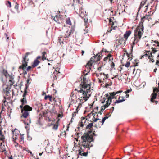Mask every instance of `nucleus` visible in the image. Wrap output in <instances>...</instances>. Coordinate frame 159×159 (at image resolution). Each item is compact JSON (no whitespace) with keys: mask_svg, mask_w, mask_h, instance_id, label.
<instances>
[{"mask_svg":"<svg viewBox=\"0 0 159 159\" xmlns=\"http://www.w3.org/2000/svg\"><path fill=\"white\" fill-rule=\"evenodd\" d=\"M151 11L149 12L148 14L146 15L145 16L143 17L142 19V22L140 24V25L137 27L134 30V38H131V41L133 40L132 42V45H131V53L132 52L133 48L134 46V45L137 44L138 42L139 41L140 39L141 38L142 34L143 33L144 27L143 23L144 21L143 19L148 20L150 19V13Z\"/></svg>","mask_w":159,"mask_h":159,"instance_id":"nucleus-1","label":"nucleus"},{"mask_svg":"<svg viewBox=\"0 0 159 159\" xmlns=\"http://www.w3.org/2000/svg\"><path fill=\"white\" fill-rule=\"evenodd\" d=\"M82 140L81 144H79L80 147L79 150V152L81 153V152L86 151V148L89 149L90 147L93 146V145L91 144V142L93 141L92 136H89L88 134L84 133L83 135L81 137Z\"/></svg>","mask_w":159,"mask_h":159,"instance_id":"nucleus-2","label":"nucleus"},{"mask_svg":"<svg viewBox=\"0 0 159 159\" xmlns=\"http://www.w3.org/2000/svg\"><path fill=\"white\" fill-rule=\"evenodd\" d=\"M32 108L28 105H25L24 106L21 111L22 116L25 118H26L29 115V112L32 111Z\"/></svg>","mask_w":159,"mask_h":159,"instance_id":"nucleus-3","label":"nucleus"},{"mask_svg":"<svg viewBox=\"0 0 159 159\" xmlns=\"http://www.w3.org/2000/svg\"><path fill=\"white\" fill-rule=\"evenodd\" d=\"M84 89V88H81L79 90H78L76 89L75 90V91L77 90L78 93H82L81 95H79V96H81L80 98H81L80 99V100H82V98H86L87 96V94L90 91V89H87L86 91H85V89Z\"/></svg>","mask_w":159,"mask_h":159,"instance_id":"nucleus-4","label":"nucleus"},{"mask_svg":"<svg viewBox=\"0 0 159 159\" xmlns=\"http://www.w3.org/2000/svg\"><path fill=\"white\" fill-rule=\"evenodd\" d=\"M0 80L2 82L3 81V76L6 78H7L8 76L11 78L10 75L8 74L7 70L2 67H0Z\"/></svg>","mask_w":159,"mask_h":159,"instance_id":"nucleus-5","label":"nucleus"},{"mask_svg":"<svg viewBox=\"0 0 159 159\" xmlns=\"http://www.w3.org/2000/svg\"><path fill=\"white\" fill-rule=\"evenodd\" d=\"M29 87V85L25 84V88L24 93L23 95V98L21 99V102L22 103V104H25L27 103V100L26 99V95L27 93V89Z\"/></svg>","mask_w":159,"mask_h":159,"instance_id":"nucleus-6","label":"nucleus"},{"mask_svg":"<svg viewBox=\"0 0 159 159\" xmlns=\"http://www.w3.org/2000/svg\"><path fill=\"white\" fill-rule=\"evenodd\" d=\"M158 88H154L153 93L151 94L150 100L152 102H154L155 101L154 100L156 98L157 94L155 92L158 93L159 92V82L158 83Z\"/></svg>","mask_w":159,"mask_h":159,"instance_id":"nucleus-7","label":"nucleus"},{"mask_svg":"<svg viewBox=\"0 0 159 159\" xmlns=\"http://www.w3.org/2000/svg\"><path fill=\"white\" fill-rule=\"evenodd\" d=\"M28 60V59L26 61V58L23 57V60L21 61L22 64L19 67V69H21L22 70H25L26 67L27 66Z\"/></svg>","mask_w":159,"mask_h":159,"instance_id":"nucleus-8","label":"nucleus"},{"mask_svg":"<svg viewBox=\"0 0 159 159\" xmlns=\"http://www.w3.org/2000/svg\"><path fill=\"white\" fill-rule=\"evenodd\" d=\"M92 66V63H90V61H88L85 66L86 69L84 71V73H85V72H87L86 73H84V75H87L88 74V73L90 72Z\"/></svg>","mask_w":159,"mask_h":159,"instance_id":"nucleus-9","label":"nucleus"},{"mask_svg":"<svg viewBox=\"0 0 159 159\" xmlns=\"http://www.w3.org/2000/svg\"><path fill=\"white\" fill-rule=\"evenodd\" d=\"M86 80V78L84 77H83V80L82 82H81L80 83V85H81V87L83 88L87 89L88 88V86H90L89 85L87 84L86 83L85 80Z\"/></svg>","mask_w":159,"mask_h":159,"instance_id":"nucleus-10","label":"nucleus"},{"mask_svg":"<svg viewBox=\"0 0 159 159\" xmlns=\"http://www.w3.org/2000/svg\"><path fill=\"white\" fill-rule=\"evenodd\" d=\"M125 100V98L123 96H120L118 98V100H116V101L114 102V104H112V105L114 106L116 103H121Z\"/></svg>","mask_w":159,"mask_h":159,"instance_id":"nucleus-11","label":"nucleus"},{"mask_svg":"<svg viewBox=\"0 0 159 159\" xmlns=\"http://www.w3.org/2000/svg\"><path fill=\"white\" fill-rule=\"evenodd\" d=\"M98 54H96L95 56L92 57L89 61H90L92 65L93 63L99 61V60H98Z\"/></svg>","mask_w":159,"mask_h":159,"instance_id":"nucleus-12","label":"nucleus"},{"mask_svg":"<svg viewBox=\"0 0 159 159\" xmlns=\"http://www.w3.org/2000/svg\"><path fill=\"white\" fill-rule=\"evenodd\" d=\"M85 117H83L81 119L79 123V125L81 127H83L85 123L86 122V120H87L86 119Z\"/></svg>","mask_w":159,"mask_h":159,"instance_id":"nucleus-13","label":"nucleus"},{"mask_svg":"<svg viewBox=\"0 0 159 159\" xmlns=\"http://www.w3.org/2000/svg\"><path fill=\"white\" fill-rule=\"evenodd\" d=\"M112 92L110 93L109 94H110L109 98L108 99V102L110 101V102H111L112 100L114 98H116L117 96H116V95H113L112 94Z\"/></svg>","mask_w":159,"mask_h":159,"instance_id":"nucleus-14","label":"nucleus"},{"mask_svg":"<svg viewBox=\"0 0 159 159\" xmlns=\"http://www.w3.org/2000/svg\"><path fill=\"white\" fill-rule=\"evenodd\" d=\"M153 1L154 0H148L147 1V4L145 6V7H146V10L144 11L145 12H146V11H147L148 7L150 6L151 4H152V2H153Z\"/></svg>","mask_w":159,"mask_h":159,"instance_id":"nucleus-15","label":"nucleus"},{"mask_svg":"<svg viewBox=\"0 0 159 159\" xmlns=\"http://www.w3.org/2000/svg\"><path fill=\"white\" fill-rule=\"evenodd\" d=\"M131 34V31L128 30L126 31L124 34V37L127 39L128 37L130 36Z\"/></svg>","mask_w":159,"mask_h":159,"instance_id":"nucleus-16","label":"nucleus"},{"mask_svg":"<svg viewBox=\"0 0 159 159\" xmlns=\"http://www.w3.org/2000/svg\"><path fill=\"white\" fill-rule=\"evenodd\" d=\"M112 55L111 54L109 53L108 54L106 57L103 59L104 61H107L108 59L109 61H111V58Z\"/></svg>","mask_w":159,"mask_h":159,"instance_id":"nucleus-17","label":"nucleus"},{"mask_svg":"<svg viewBox=\"0 0 159 159\" xmlns=\"http://www.w3.org/2000/svg\"><path fill=\"white\" fill-rule=\"evenodd\" d=\"M40 62V61H39L38 60L35 59L34 61L33 65H32V67L33 68L35 67Z\"/></svg>","mask_w":159,"mask_h":159,"instance_id":"nucleus-18","label":"nucleus"},{"mask_svg":"<svg viewBox=\"0 0 159 159\" xmlns=\"http://www.w3.org/2000/svg\"><path fill=\"white\" fill-rule=\"evenodd\" d=\"M148 0H143L141 3L139 7V11L140 10V8L143 6L145 4L147 3V1Z\"/></svg>","mask_w":159,"mask_h":159,"instance_id":"nucleus-19","label":"nucleus"},{"mask_svg":"<svg viewBox=\"0 0 159 159\" xmlns=\"http://www.w3.org/2000/svg\"><path fill=\"white\" fill-rule=\"evenodd\" d=\"M103 52L101 51L100 53H98V54H98V56H97V59L98 60H100V59L102 58V57L103 56V55L102 54Z\"/></svg>","mask_w":159,"mask_h":159,"instance_id":"nucleus-20","label":"nucleus"},{"mask_svg":"<svg viewBox=\"0 0 159 159\" xmlns=\"http://www.w3.org/2000/svg\"><path fill=\"white\" fill-rule=\"evenodd\" d=\"M16 130H18L16 129H15L14 130L12 131V133L13 134V135L12 136V138H13V142H14V140H16L17 139V136L16 135H15V136L14 135V132Z\"/></svg>","mask_w":159,"mask_h":159,"instance_id":"nucleus-21","label":"nucleus"},{"mask_svg":"<svg viewBox=\"0 0 159 159\" xmlns=\"http://www.w3.org/2000/svg\"><path fill=\"white\" fill-rule=\"evenodd\" d=\"M59 121V120H58L56 122V123L54 125L53 127V129L55 130H56L58 129V122Z\"/></svg>","mask_w":159,"mask_h":159,"instance_id":"nucleus-22","label":"nucleus"},{"mask_svg":"<svg viewBox=\"0 0 159 159\" xmlns=\"http://www.w3.org/2000/svg\"><path fill=\"white\" fill-rule=\"evenodd\" d=\"M60 17L58 15H56L55 17H54V18H53V19L54 20L57 22H58L59 19H60Z\"/></svg>","mask_w":159,"mask_h":159,"instance_id":"nucleus-23","label":"nucleus"},{"mask_svg":"<svg viewBox=\"0 0 159 159\" xmlns=\"http://www.w3.org/2000/svg\"><path fill=\"white\" fill-rule=\"evenodd\" d=\"M87 150L83 152H81V153H80V152H79V154L81 156H87L88 155V151Z\"/></svg>","mask_w":159,"mask_h":159,"instance_id":"nucleus-24","label":"nucleus"},{"mask_svg":"<svg viewBox=\"0 0 159 159\" xmlns=\"http://www.w3.org/2000/svg\"><path fill=\"white\" fill-rule=\"evenodd\" d=\"M106 104L104 105L103 106L105 108H106L109 106L111 102H110V101L108 102V99L106 101Z\"/></svg>","mask_w":159,"mask_h":159,"instance_id":"nucleus-25","label":"nucleus"},{"mask_svg":"<svg viewBox=\"0 0 159 159\" xmlns=\"http://www.w3.org/2000/svg\"><path fill=\"white\" fill-rule=\"evenodd\" d=\"M5 139V136L2 134L0 135V140L3 142V143H4Z\"/></svg>","mask_w":159,"mask_h":159,"instance_id":"nucleus-26","label":"nucleus"},{"mask_svg":"<svg viewBox=\"0 0 159 159\" xmlns=\"http://www.w3.org/2000/svg\"><path fill=\"white\" fill-rule=\"evenodd\" d=\"M20 142L21 144H23L24 143V138L23 137V134H20Z\"/></svg>","mask_w":159,"mask_h":159,"instance_id":"nucleus-27","label":"nucleus"},{"mask_svg":"<svg viewBox=\"0 0 159 159\" xmlns=\"http://www.w3.org/2000/svg\"><path fill=\"white\" fill-rule=\"evenodd\" d=\"M152 52L150 53V55L148 56V58L149 59L150 61H151L152 62H154V60L152 58Z\"/></svg>","mask_w":159,"mask_h":159,"instance_id":"nucleus-28","label":"nucleus"},{"mask_svg":"<svg viewBox=\"0 0 159 159\" xmlns=\"http://www.w3.org/2000/svg\"><path fill=\"white\" fill-rule=\"evenodd\" d=\"M93 125V123H90L89 124H88V125L86 127V129H91V128Z\"/></svg>","mask_w":159,"mask_h":159,"instance_id":"nucleus-29","label":"nucleus"},{"mask_svg":"<svg viewBox=\"0 0 159 159\" xmlns=\"http://www.w3.org/2000/svg\"><path fill=\"white\" fill-rule=\"evenodd\" d=\"M108 118V117L107 116H105L103 118L102 121H99L100 123H102V124L101 125H102L105 122V120L107 119Z\"/></svg>","mask_w":159,"mask_h":159,"instance_id":"nucleus-30","label":"nucleus"},{"mask_svg":"<svg viewBox=\"0 0 159 159\" xmlns=\"http://www.w3.org/2000/svg\"><path fill=\"white\" fill-rule=\"evenodd\" d=\"M48 98L49 99V100L50 101H51L52 100V96H50L49 95H48L45 96L44 97V99L45 100H47L48 99Z\"/></svg>","mask_w":159,"mask_h":159,"instance_id":"nucleus-31","label":"nucleus"},{"mask_svg":"<svg viewBox=\"0 0 159 159\" xmlns=\"http://www.w3.org/2000/svg\"><path fill=\"white\" fill-rule=\"evenodd\" d=\"M122 92V90L118 91L117 92H112V94L113 95H116V94Z\"/></svg>","mask_w":159,"mask_h":159,"instance_id":"nucleus-32","label":"nucleus"},{"mask_svg":"<svg viewBox=\"0 0 159 159\" xmlns=\"http://www.w3.org/2000/svg\"><path fill=\"white\" fill-rule=\"evenodd\" d=\"M30 76L28 77V79L27 80V84H28L29 85V84L30 83V82L31 81V78L30 77Z\"/></svg>","mask_w":159,"mask_h":159,"instance_id":"nucleus-33","label":"nucleus"},{"mask_svg":"<svg viewBox=\"0 0 159 159\" xmlns=\"http://www.w3.org/2000/svg\"><path fill=\"white\" fill-rule=\"evenodd\" d=\"M32 52H27L25 53V55L23 57L26 58L27 57H28V55L32 54Z\"/></svg>","mask_w":159,"mask_h":159,"instance_id":"nucleus-34","label":"nucleus"},{"mask_svg":"<svg viewBox=\"0 0 159 159\" xmlns=\"http://www.w3.org/2000/svg\"><path fill=\"white\" fill-rule=\"evenodd\" d=\"M92 132V131L91 130H90V131H89L88 132H89V133H85V134H89V136H93H93H96V134L94 133H93L92 134H91V135H90V134H89L90 133H91ZM93 139L94 140V139Z\"/></svg>","mask_w":159,"mask_h":159,"instance_id":"nucleus-35","label":"nucleus"},{"mask_svg":"<svg viewBox=\"0 0 159 159\" xmlns=\"http://www.w3.org/2000/svg\"><path fill=\"white\" fill-rule=\"evenodd\" d=\"M31 123V120L30 119H28L27 120V122H25V124H27V125H29V124H30Z\"/></svg>","mask_w":159,"mask_h":159,"instance_id":"nucleus-36","label":"nucleus"},{"mask_svg":"<svg viewBox=\"0 0 159 159\" xmlns=\"http://www.w3.org/2000/svg\"><path fill=\"white\" fill-rule=\"evenodd\" d=\"M6 4L8 7H11V3L10 1H8Z\"/></svg>","mask_w":159,"mask_h":159,"instance_id":"nucleus-37","label":"nucleus"},{"mask_svg":"<svg viewBox=\"0 0 159 159\" xmlns=\"http://www.w3.org/2000/svg\"><path fill=\"white\" fill-rule=\"evenodd\" d=\"M111 68H114V69H115V68H114V67L115 66V65L113 61H112V62L111 64Z\"/></svg>","mask_w":159,"mask_h":159,"instance_id":"nucleus-38","label":"nucleus"},{"mask_svg":"<svg viewBox=\"0 0 159 159\" xmlns=\"http://www.w3.org/2000/svg\"><path fill=\"white\" fill-rule=\"evenodd\" d=\"M130 65V62L129 61L127 62L126 63L125 65L126 67L128 68L129 67Z\"/></svg>","mask_w":159,"mask_h":159,"instance_id":"nucleus-39","label":"nucleus"},{"mask_svg":"<svg viewBox=\"0 0 159 159\" xmlns=\"http://www.w3.org/2000/svg\"><path fill=\"white\" fill-rule=\"evenodd\" d=\"M100 120L99 118H95V117L94 116H93V121L94 122H96L97 120Z\"/></svg>","mask_w":159,"mask_h":159,"instance_id":"nucleus-40","label":"nucleus"},{"mask_svg":"<svg viewBox=\"0 0 159 159\" xmlns=\"http://www.w3.org/2000/svg\"><path fill=\"white\" fill-rule=\"evenodd\" d=\"M84 34H85L88 32V30L87 29V27L86 26L84 30Z\"/></svg>","mask_w":159,"mask_h":159,"instance_id":"nucleus-41","label":"nucleus"},{"mask_svg":"<svg viewBox=\"0 0 159 159\" xmlns=\"http://www.w3.org/2000/svg\"><path fill=\"white\" fill-rule=\"evenodd\" d=\"M131 91H132V89H127V90L126 91H125L124 93H125V94H127L128 93H129Z\"/></svg>","mask_w":159,"mask_h":159,"instance_id":"nucleus-42","label":"nucleus"},{"mask_svg":"<svg viewBox=\"0 0 159 159\" xmlns=\"http://www.w3.org/2000/svg\"><path fill=\"white\" fill-rule=\"evenodd\" d=\"M19 7V5L18 4L16 3H15V8L16 10H18Z\"/></svg>","mask_w":159,"mask_h":159,"instance_id":"nucleus-43","label":"nucleus"},{"mask_svg":"<svg viewBox=\"0 0 159 159\" xmlns=\"http://www.w3.org/2000/svg\"><path fill=\"white\" fill-rule=\"evenodd\" d=\"M152 52L154 54H155L157 51V50H156L153 48H152Z\"/></svg>","mask_w":159,"mask_h":159,"instance_id":"nucleus-44","label":"nucleus"},{"mask_svg":"<svg viewBox=\"0 0 159 159\" xmlns=\"http://www.w3.org/2000/svg\"><path fill=\"white\" fill-rule=\"evenodd\" d=\"M101 52H104L105 53H108L110 52L109 51H107L106 49H104V48H103V49L101 51Z\"/></svg>","mask_w":159,"mask_h":159,"instance_id":"nucleus-45","label":"nucleus"},{"mask_svg":"<svg viewBox=\"0 0 159 159\" xmlns=\"http://www.w3.org/2000/svg\"><path fill=\"white\" fill-rule=\"evenodd\" d=\"M71 33V31H70L68 33L69 34L68 35L66 34V36L65 37V38H68L70 36Z\"/></svg>","mask_w":159,"mask_h":159,"instance_id":"nucleus-46","label":"nucleus"},{"mask_svg":"<svg viewBox=\"0 0 159 159\" xmlns=\"http://www.w3.org/2000/svg\"><path fill=\"white\" fill-rule=\"evenodd\" d=\"M4 34H5V36L6 38H7L6 40L7 41L8 39L9 38V37H8V34L6 33H5Z\"/></svg>","mask_w":159,"mask_h":159,"instance_id":"nucleus-47","label":"nucleus"},{"mask_svg":"<svg viewBox=\"0 0 159 159\" xmlns=\"http://www.w3.org/2000/svg\"><path fill=\"white\" fill-rule=\"evenodd\" d=\"M66 22L67 24L69 25H71V23L70 20H67Z\"/></svg>","mask_w":159,"mask_h":159,"instance_id":"nucleus-48","label":"nucleus"},{"mask_svg":"<svg viewBox=\"0 0 159 159\" xmlns=\"http://www.w3.org/2000/svg\"><path fill=\"white\" fill-rule=\"evenodd\" d=\"M31 66H28L26 69V71H29L31 69Z\"/></svg>","mask_w":159,"mask_h":159,"instance_id":"nucleus-49","label":"nucleus"},{"mask_svg":"<svg viewBox=\"0 0 159 159\" xmlns=\"http://www.w3.org/2000/svg\"><path fill=\"white\" fill-rule=\"evenodd\" d=\"M110 96V94H109H109H108V93L106 94V97L107 98H106V99H107V100L109 98Z\"/></svg>","mask_w":159,"mask_h":159,"instance_id":"nucleus-50","label":"nucleus"},{"mask_svg":"<svg viewBox=\"0 0 159 159\" xmlns=\"http://www.w3.org/2000/svg\"><path fill=\"white\" fill-rule=\"evenodd\" d=\"M42 57H45V55L46 54V52L44 51L42 52Z\"/></svg>","mask_w":159,"mask_h":159,"instance_id":"nucleus-51","label":"nucleus"},{"mask_svg":"<svg viewBox=\"0 0 159 159\" xmlns=\"http://www.w3.org/2000/svg\"><path fill=\"white\" fill-rule=\"evenodd\" d=\"M6 93L7 96H8L9 95V94L10 93L9 91L7 90L6 92Z\"/></svg>","mask_w":159,"mask_h":159,"instance_id":"nucleus-52","label":"nucleus"},{"mask_svg":"<svg viewBox=\"0 0 159 159\" xmlns=\"http://www.w3.org/2000/svg\"><path fill=\"white\" fill-rule=\"evenodd\" d=\"M154 42L157 44V46L159 47V42L157 41H154Z\"/></svg>","mask_w":159,"mask_h":159,"instance_id":"nucleus-53","label":"nucleus"},{"mask_svg":"<svg viewBox=\"0 0 159 159\" xmlns=\"http://www.w3.org/2000/svg\"><path fill=\"white\" fill-rule=\"evenodd\" d=\"M23 70V73L24 75H26L27 74V71H26V69L25 70Z\"/></svg>","mask_w":159,"mask_h":159,"instance_id":"nucleus-54","label":"nucleus"},{"mask_svg":"<svg viewBox=\"0 0 159 159\" xmlns=\"http://www.w3.org/2000/svg\"><path fill=\"white\" fill-rule=\"evenodd\" d=\"M84 22L85 23V24H86V23L88 22V19H86L84 18Z\"/></svg>","mask_w":159,"mask_h":159,"instance_id":"nucleus-55","label":"nucleus"},{"mask_svg":"<svg viewBox=\"0 0 159 159\" xmlns=\"http://www.w3.org/2000/svg\"><path fill=\"white\" fill-rule=\"evenodd\" d=\"M103 74V75H104L105 76H106V78H103V80H104V79H106H106H107V78H108V74L106 75V74H105V73H103V74Z\"/></svg>","mask_w":159,"mask_h":159,"instance_id":"nucleus-56","label":"nucleus"},{"mask_svg":"<svg viewBox=\"0 0 159 159\" xmlns=\"http://www.w3.org/2000/svg\"><path fill=\"white\" fill-rule=\"evenodd\" d=\"M114 110V107H111V108L110 109L111 111V112H112L113 110Z\"/></svg>","mask_w":159,"mask_h":159,"instance_id":"nucleus-57","label":"nucleus"},{"mask_svg":"<svg viewBox=\"0 0 159 159\" xmlns=\"http://www.w3.org/2000/svg\"><path fill=\"white\" fill-rule=\"evenodd\" d=\"M42 60L43 61H44L45 60H46V57H42Z\"/></svg>","mask_w":159,"mask_h":159,"instance_id":"nucleus-58","label":"nucleus"},{"mask_svg":"<svg viewBox=\"0 0 159 159\" xmlns=\"http://www.w3.org/2000/svg\"><path fill=\"white\" fill-rule=\"evenodd\" d=\"M22 104L20 106V107L21 109V110H22V109H23V107H23V105H24V104H22Z\"/></svg>","mask_w":159,"mask_h":159,"instance_id":"nucleus-59","label":"nucleus"},{"mask_svg":"<svg viewBox=\"0 0 159 159\" xmlns=\"http://www.w3.org/2000/svg\"><path fill=\"white\" fill-rule=\"evenodd\" d=\"M105 108H106L104 106H102L101 107V110L102 111H103L104 110H105Z\"/></svg>","mask_w":159,"mask_h":159,"instance_id":"nucleus-60","label":"nucleus"},{"mask_svg":"<svg viewBox=\"0 0 159 159\" xmlns=\"http://www.w3.org/2000/svg\"><path fill=\"white\" fill-rule=\"evenodd\" d=\"M156 64L158 66H159V61L157 60L156 61Z\"/></svg>","mask_w":159,"mask_h":159,"instance_id":"nucleus-61","label":"nucleus"},{"mask_svg":"<svg viewBox=\"0 0 159 159\" xmlns=\"http://www.w3.org/2000/svg\"><path fill=\"white\" fill-rule=\"evenodd\" d=\"M103 113V111L101 110L99 112H98V113L100 114L101 115Z\"/></svg>","mask_w":159,"mask_h":159,"instance_id":"nucleus-62","label":"nucleus"},{"mask_svg":"<svg viewBox=\"0 0 159 159\" xmlns=\"http://www.w3.org/2000/svg\"><path fill=\"white\" fill-rule=\"evenodd\" d=\"M125 52L126 54V55L127 56V57H129V54L126 51H125Z\"/></svg>","mask_w":159,"mask_h":159,"instance_id":"nucleus-63","label":"nucleus"},{"mask_svg":"<svg viewBox=\"0 0 159 159\" xmlns=\"http://www.w3.org/2000/svg\"><path fill=\"white\" fill-rule=\"evenodd\" d=\"M107 116H111V114L110 112H108V113H107Z\"/></svg>","mask_w":159,"mask_h":159,"instance_id":"nucleus-64","label":"nucleus"}]
</instances>
